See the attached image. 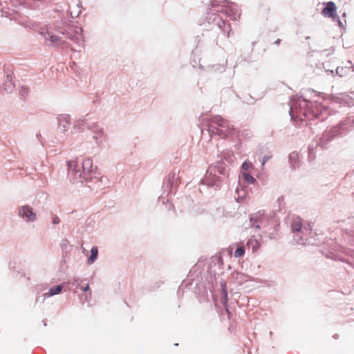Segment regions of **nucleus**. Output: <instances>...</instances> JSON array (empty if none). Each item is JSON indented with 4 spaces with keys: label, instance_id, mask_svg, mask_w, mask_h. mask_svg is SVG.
I'll return each mask as SVG.
<instances>
[{
    "label": "nucleus",
    "instance_id": "nucleus-1",
    "mask_svg": "<svg viewBox=\"0 0 354 354\" xmlns=\"http://www.w3.org/2000/svg\"><path fill=\"white\" fill-rule=\"evenodd\" d=\"M209 131L221 138L233 136L236 133V129L230 122L220 115H214L211 118L208 124Z\"/></svg>",
    "mask_w": 354,
    "mask_h": 354
},
{
    "label": "nucleus",
    "instance_id": "nucleus-2",
    "mask_svg": "<svg viewBox=\"0 0 354 354\" xmlns=\"http://www.w3.org/2000/svg\"><path fill=\"white\" fill-rule=\"evenodd\" d=\"M68 172L74 176V178L87 179L88 175L93 171V161L90 158L85 159L82 164V169L76 160H71L68 162Z\"/></svg>",
    "mask_w": 354,
    "mask_h": 354
},
{
    "label": "nucleus",
    "instance_id": "nucleus-3",
    "mask_svg": "<svg viewBox=\"0 0 354 354\" xmlns=\"http://www.w3.org/2000/svg\"><path fill=\"white\" fill-rule=\"evenodd\" d=\"M68 35V38L75 44L79 46L83 45L84 39L82 34V29L81 28L75 26L70 29Z\"/></svg>",
    "mask_w": 354,
    "mask_h": 354
},
{
    "label": "nucleus",
    "instance_id": "nucleus-4",
    "mask_svg": "<svg viewBox=\"0 0 354 354\" xmlns=\"http://www.w3.org/2000/svg\"><path fill=\"white\" fill-rule=\"evenodd\" d=\"M322 14L326 17L336 19L337 16V7L334 2L329 1L326 3V7L322 11Z\"/></svg>",
    "mask_w": 354,
    "mask_h": 354
},
{
    "label": "nucleus",
    "instance_id": "nucleus-5",
    "mask_svg": "<svg viewBox=\"0 0 354 354\" xmlns=\"http://www.w3.org/2000/svg\"><path fill=\"white\" fill-rule=\"evenodd\" d=\"M19 216L26 218L28 221H33L36 219V214L32 212V208L28 206H23L19 209Z\"/></svg>",
    "mask_w": 354,
    "mask_h": 354
},
{
    "label": "nucleus",
    "instance_id": "nucleus-6",
    "mask_svg": "<svg viewBox=\"0 0 354 354\" xmlns=\"http://www.w3.org/2000/svg\"><path fill=\"white\" fill-rule=\"evenodd\" d=\"M50 41L52 45L57 46H62L65 44V41L57 35H50Z\"/></svg>",
    "mask_w": 354,
    "mask_h": 354
},
{
    "label": "nucleus",
    "instance_id": "nucleus-7",
    "mask_svg": "<svg viewBox=\"0 0 354 354\" xmlns=\"http://www.w3.org/2000/svg\"><path fill=\"white\" fill-rule=\"evenodd\" d=\"M233 278L237 281V283L241 285L243 281H247L248 277L241 272H234Z\"/></svg>",
    "mask_w": 354,
    "mask_h": 354
},
{
    "label": "nucleus",
    "instance_id": "nucleus-8",
    "mask_svg": "<svg viewBox=\"0 0 354 354\" xmlns=\"http://www.w3.org/2000/svg\"><path fill=\"white\" fill-rule=\"evenodd\" d=\"M98 254V249L96 246H93L91 250V256L88 259V263L92 264L96 260Z\"/></svg>",
    "mask_w": 354,
    "mask_h": 354
},
{
    "label": "nucleus",
    "instance_id": "nucleus-9",
    "mask_svg": "<svg viewBox=\"0 0 354 354\" xmlns=\"http://www.w3.org/2000/svg\"><path fill=\"white\" fill-rule=\"evenodd\" d=\"M248 245L252 248L253 252H255L260 247V243L256 239L251 238L248 241Z\"/></svg>",
    "mask_w": 354,
    "mask_h": 354
},
{
    "label": "nucleus",
    "instance_id": "nucleus-10",
    "mask_svg": "<svg viewBox=\"0 0 354 354\" xmlns=\"http://www.w3.org/2000/svg\"><path fill=\"white\" fill-rule=\"evenodd\" d=\"M241 175L244 180L248 183L252 184L255 182L254 178L246 171L241 172Z\"/></svg>",
    "mask_w": 354,
    "mask_h": 354
},
{
    "label": "nucleus",
    "instance_id": "nucleus-11",
    "mask_svg": "<svg viewBox=\"0 0 354 354\" xmlns=\"http://www.w3.org/2000/svg\"><path fill=\"white\" fill-rule=\"evenodd\" d=\"M291 227L293 232H299L302 228V223L300 221H295L292 222Z\"/></svg>",
    "mask_w": 354,
    "mask_h": 354
},
{
    "label": "nucleus",
    "instance_id": "nucleus-12",
    "mask_svg": "<svg viewBox=\"0 0 354 354\" xmlns=\"http://www.w3.org/2000/svg\"><path fill=\"white\" fill-rule=\"evenodd\" d=\"M245 254V248L243 245H240L234 252V257L238 258L243 256Z\"/></svg>",
    "mask_w": 354,
    "mask_h": 354
},
{
    "label": "nucleus",
    "instance_id": "nucleus-13",
    "mask_svg": "<svg viewBox=\"0 0 354 354\" xmlns=\"http://www.w3.org/2000/svg\"><path fill=\"white\" fill-rule=\"evenodd\" d=\"M62 291V289H50L48 292L45 293V295H48V297L53 296L54 295L59 294Z\"/></svg>",
    "mask_w": 354,
    "mask_h": 354
},
{
    "label": "nucleus",
    "instance_id": "nucleus-14",
    "mask_svg": "<svg viewBox=\"0 0 354 354\" xmlns=\"http://www.w3.org/2000/svg\"><path fill=\"white\" fill-rule=\"evenodd\" d=\"M251 167H252V165L251 162L248 161H245L242 164V169H243L245 171L248 170Z\"/></svg>",
    "mask_w": 354,
    "mask_h": 354
},
{
    "label": "nucleus",
    "instance_id": "nucleus-15",
    "mask_svg": "<svg viewBox=\"0 0 354 354\" xmlns=\"http://www.w3.org/2000/svg\"><path fill=\"white\" fill-rule=\"evenodd\" d=\"M220 290H221V294L223 297V302L224 304H226L227 300V295L226 289H220Z\"/></svg>",
    "mask_w": 354,
    "mask_h": 354
},
{
    "label": "nucleus",
    "instance_id": "nucleus-16",
    "mask_svg": "<svg viewBox=\"0 0 354 354\" xmlns=\"http://www.w3.org/2000/svg\"><path fill=\"white\" fill-rule=\"evenodd\" d=\"M336 72L341 77L344 76L346 73L343 67H337Z\"/></svg>",
    "mask_w": 354,
    "mask_h": 354
},
{
    "label": "nucleus",
    "instance_id": "nucleus-17",
    "mask_svg": "<svg viewBox=\"0 0 354 354\" xmlns=\"http://www.w3.org/2000/svg\"><path fill=\"white\" fill-rule=\"evenodd\" d=\"M176 177V174L174 172H170L169 174H168V176H167V178H168V180L171 183V181L174 179Z\"/></svg>",
    "mask_w": 354,
    "mask_h": 354
},
{
    "label": "nucleus",
    "instance_id": "nucleus-18",
    "mask_svg": "<svg viewBox=\"0 0 354 354\" xmlns=\"http://www.w3.org/2000/svg\"><path fill=\"white\" fill-rule=\"evenodd\" d=\"M53 223L54 224H57V223H59V218L57 216H54V217L53 218Z\"/></svg>",
    "mask_w": 354,
    "mask_h": 354
},
{
    "label": "nucleus",
    "instance_id": "nucleus-19",
    "mask_svg": "<svg viewBox=\"0 0 354 354\" xmlns=\"http://www.w3.org/2000/svg\"><path fill=\"white\" fill-rule=\"evenodd\" d=\"M298 158V155L297 153H292L290 154V158L292 159V158Z\"/></svg>",
    "mask_w": 354,
    "mask_h": 354
},
{
    "label": "nucleus",
    "instance_id": "nucleus-20",
    "mask_svg": "<svg viewBox=\"0 0 354 354\" xmlns=\"http://www.w3.org/2000/svg\"><path fill=\"white\" fill-rule=\"evenodd\" d=\"M268 159H269V157L265 156L263 159L262 165H263L266 163V162L268 160Z\"/></svg>",
    "mask_w": 354,
    "mask_h": 354
},
{
    "label": "nucleus",
    "instance_id": "nucleus-21",
    "mask_svg": "<svg viewBox=\"0 0 354 354\" xmlns=\"http://www.w3.org/2000/svg\"><path fill=\"white\" fill-rule=\"evenodd\" d=\"M55 288H62L60 286H57Z\"/></svg>",
    "mask_w": 354,
    "mask_h": 354
},
{
    "label": "nucleus",
    "instance_id": "nucleus-22",
    "mask_svg": "<svg viewBox=\"0 0 354 354\" xmlns=\"http://www.w3.org/2000/svg\"><path fill=\"white\" fill-rule=\"evenodd\" d=\"M315 117H316V118H319V115H317V114H316V115H315Z\"/></svg>",
    "mask_w": 354,
    "mask_h": 354
}]
</instances>
